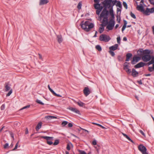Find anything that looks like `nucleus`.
<instances>
[{
  "label": "nucleus",
  "mask_w": 154,
  "mask_h": 154,
  "mask_svg": "<svg viewBox=\"0 0 154 154\" xmlns=\"http://www.w3.org/2000/svg\"><path fill=\"white\" fill-rule=\"evenodd\" d=\"M138 51L142 53L141 58L142 60L144 62L150 61V60H152V57H154V56H151L150 51L149 50L146 49L143 51L141 49L138 50Z\"/></svg>",
  "instance_id": "f257e3e1"
},
{
  "label": "nucleus",
  "mask_w": 154,
  "mask_h": 154,
  "mask_svg": "<svg viewBox=\"0 0 154 154\" xmlns=\"http://www.w3.org/2000/svg\"><path fill=\"white\" fill-rule=\"evenodd\" d=\"M80 25L82 28L86 32L89 31L94 26L93 23H91L88 21H86L85 22L83 21Z\"/></svg>",
  "instance_id": "f03ea898"
},
{
  "label": "nucleus",
  "mask_w": 154,
  "mask_h": 154,
  "mask_svg": "<svg viewBox=\"0 0 154 154\" xmlns=\"http://www.w3.org/2000/svg\"><path fill=\"white\" fill-rule=\"evenodd\" d=\"M115 24L114 19H111L106 25V29H107V31L112 30Z\"/></svg>",
  "instance_id": "7ed1b4c3"
},
{
  "label": "nucleus",
  "mask_w": 154,
  "mask_h": 154,
  "mask_svg": "<svg viewBox=\"0 0 154 154\" xmlns=\"http://www.w3.org/2000/svg\"><path fill=\"white\" fill-rule=\"evenodd\" d=\"M111 39L109 36L105 34H102L99 37V39L102 41H104L105 42H108Z\"/></svg>",
  "instance_id": "20e7f679"
},
{
  "label": "nucleus",
  "mask_w": 154,
  "mask_h": 154,
  "mask_svg": "<svg viewBox=\"0 0 154 154\" xmlns=\"http://www.w3.org/2000/svg\"><path fill=\"white\" fill-rule=\"evenodd\" d=\"M138 149L140 151L142 154H148L147 152V149L143 145L140 144L138 146Z\"/></svg>",
  "instance_id": "39448f33"
},
{
  "label": "nucleus",
  "mask_w": 154,
  "mask_h": 154,
  "mask_svg": "<svg viewBox=\"0 0 154 154\" xmlns=\"http://www.w3.org/2000/svg\"><path fill=\"white\" fill-rule=\"evenodd\" d=\"M129 63L127 62H125L124 64V69L128 74H130L131 72V69H129Z\"/></svg>",
  "instance_id": "423d86ee"
},
{
  "label": "nucleus",
  "mask_w": 154,
  "mask_h": 154,
  "mask_svg": "<svg viewBox=\"0 0 154 154\" xmlns=\"http://www.w3.org/2000/svg\"><path fill=\"white\" fill-rule=\"evenodd\" d=\"M154 13V8L153 7L151 8H147L144 11V14L146 15H149L151 14Z\"/></svg>",
  "instance_id": "0eeeda50"
},
{
  "label": "nucleus",
  "mask_w": 154,
  "mask_h": 154,
  "mask_svg": "<svg viewBox=\"0 0 154 154\" xmlns=\"http://www.w3.org/2000/svg\"><path fill=\"white\" fill-rule=\"evenodd\" d=\"M112 0H105L103 2L104 6L109 8H111L112 1Z\"/></svg>",
  "instance_id": "6e6552de"
},
{
  "label": "nucleus",
  "mask_w": 154,
  "mask_h": 154,
  "mask_svg": "<svg viewBox=\"0 0 154 154\" xmlns=\"http://www.w3.org/2000/svg\"><path fill=\"white\" fill-rule=\"evenodd\" d=\"M41 138L46 140L47 143L49 145H51L53 144V142L51 141H50L52 139V137L48 136H42Z\"/></svg>",
  "instance_id": "1a4fd4ad"
},
{
  "label": "nucleus",
  "mask_w": 154,
  "mask_h": 154,
  "mask_svg": "<svg viewBox=\"0 0 154 154\" xmlns=\"http://www.w3.org/2000/svg\"><path fill=\"white\" fill-rule=\"evenodd\" d=\"M108 11L106 10H103L100 14V20H101L102 18L107 17L108 16Z\"/></svg>",
  "instance_id": "9d476101"
},
{
  "label": "nucleus",
  "mask_w": 154,
  "mask_h": 154,
  "mask_svg": "<svg viewBox=\"0 0 154 154\" xmlns=\"http://www.w3.org/2000/svg\"><path fill=\"white\" fill-rule=\"evenodd\" d=\"M67 109H69L73 112L79 115H81L80 111L75 108H73L72 106H69L67 108Z\"/></svg>",
  "instance_id": "9b49d317"
},
{
  "label": "nucleus",
  "mask_w": 154,
  "mask_h": 154,
  "mask_svg": "<svg viewBox=\"0 0 154 154\" xmlns=\"http://www.w3.org/2000/svg\"><path fill=\"white\" fill-rule=\"evenodd\" d=\"M140 59L141 58L140 57L136 56H134L133 57L131 63L133 64H134L135 63L139 61Z\"/></svg>",
  "instance_id": "f8f14e48"
},
{
  "label": "nucleus",
  "mask_w": 154,
  "mask_h": 154,
  "mask_svg": "<svg viewBox=\"0 0 154 154\" xmlns=\"http://www.w3.org/2000/svg\"><path fill=\"white\" fill-rule=\"evenodd\" d=\"M145 65V63L143 62H140L135 65L134 67L136 68H138L140 67H143Z\"/></svg>",
  "instance_id": "ddd939ff"
},
{
  "label": "nucleus",
  "mask_w": 154,
  "mask_h": 154,
  "mask_svg": "<svg viewBox=\"0 0 154 154\" xmlns=\"http://www.w3.org/2000/svg\"><path fill=\"white\" fill-rule=\"evenodd\" d=\"M83 91L84 94L86 96L88 95L90 93L89 89L87 87H85Z\"/></svg>",
  "instance_id": "4468645a"
},
{
  "label": "nucleus",
  "mask_w": 154,
  "mask_h": 154,
  "mask_svg": "<svg viewBox=\"0 0 154 154\" xmlns=\"http://www.w3.org/2000/svg\"><path fill=\"white\" fill-rule=\"evenodd\" d=\"M118 47V45L117 44H116L110 47L109 49L112 51H115L117 49Z\"/></svg>",
  "instance_id": "2eb2a0df"
},
{
  "label": "nucleus",
  "mask_w": 154,
  "mask_h": 154,
  "mask_svg": "<svg viewBox=\"0 0 154 154\" xmlns=\"http://www.w3.org/2000/svg\"><path fill=\"white\" fill-rule=\"evenodd\" d=\"M103 20L102 21V24L104 26H106L108 23V17L102 18Z\"/></svg>",
  "instance_id": "dca6fc26"
},
{
  "label": "nucleus",
  "mask_w": 154,
  "mask_h": 154,
  "mask_svg": "<svg viewBox=\"0 0 154 154\" xmlns=\"http://www.w3.org/2000/svg\"><path fill=\"white\" fill-rule=\"evenodd\" d=\"M49 2L48 0H40L39 5H43L46 4Z\"/></svg>",
  "instance_id": "f3484780"
},
{
  "label": "nucleus",
  "mask_w": 154,
  "mask_h": 154,
  "mask_svg": "<svg viewBox=\"0 0 154 154\" xmlns=\"http://www.w3.org/2000/svg\"><path fill=\"white\" fill-rule=\"evenodd\" d=\"M137 8L138 10L143 12L144 14L145 10L144 9L143 6L142 5H137Z\"/></svg>",
  "instance_id": "a211bd4d"
},
{
  "label": "nucleus",
  "mask_w": 154,
  "mask_h": 154,
  "mask_svg": "<svg viewBox=\"0 0 154 154\" xmlns=\"http://www.w3.org/2000/svg\"><path fill=\"white\" fill-rule=\"evenodd\" d=\"M138 72L134 69H133L132 71V75L133 77H136L138 75Z\"/></svg>",
  "instance_id": "6ab92c4d"
},
{
  "label": "nucleus",
  "mask_w": 154,
  "mask_h": 154,
  "mask_svg": "<svg viewBox=\"0 0 154 154\" xmlns=\"http://www.w3.org/2000/svg\"><path fill=\"white\" fill-rule=\"evenodd\" d=\"M42 125V122H40L38 123L35 128V129L37 131H38V130L41 128Z\"/></svg>",
  "instance_id": "aec40b11"
},
{
  "label": "nucleus",
  "mask_w": 154,
  "mask_h": 154,
  "mask_svg": "<svg viewBox=\"0 0 154 154\" xmlns=\"http://www.w3.org/2000/svg\"><path fill=\"white\" fill-rule=\"evenodd\" d=\"M57 37L58 42L59 43H61L63 40L62 36L60 35H57Z\"/></svg>",
  "instance_id": "412c9836"
},
{
  "label": "nucleus",
  "mask_w": 154,
  "mask_h": 154,
  "mask_svg": "<svg viewBox=\"0 0 154 154\" xmlns=\"http://www.w3.org/2000/svg\"><path fill=\"white\" fill-rule=\"evenodd\" d=\"M45 118L47 119H57V118L56 116H45Z\"/></svg>",
  "instance_id": "4be33fe9"
},
{
  "label": "nucleus",
  "mask_w": 154,
  "mask_h": 154,
  "mask_svg": "<svg viewBox=\"0 0 154 154\" xmlns=\"http://www.w3.org/2000/svg\"><path fill=\"white\" fill-rule=\"evenodd\" d=\"M148 65H150L152 64V67L154 69V57H152V59L148 63Z\"/></svg>",
  "instance_id": "5701e85b"
},
{
  "label": "nucleus",
  "mask_w": 154,
  "mask_h": 154,
  "mask_svg": "<svg viewBox=\"0 0 154 154\" xmlns=\"http://www.w3.org/2000/svg\"><path fill=\"white\" fill-rule=\"evenodd\" d=\"M132 56V54L131 53H128L126 55V61H128L129 60L130 58Z\"/></svg>",
  "instance_id": "b1692460"
},
{
  "label": "nucleus",
  "mask_w": 154,
  "mask_h": 154,
  "mask_svg": "<svg viewBox=\"0 0 154 154\" xmlns=\"http://www.w3.org/2000/svg\"><path fill=\"white\" fill-rule=\"evenodd\" d=\"M104 25L103 24H101V26L100 27L99 29V32L100 33H102L104 30Z\"/></svg>",
  "instance_id": "393cba45"
},
{
  "label": "nucleus",
  "mask_w": 154,
  "mask_h": 154,
  "mask_svg": "<svg viewBox=\"0 0 154 154\" xmlns=\"http://www.w3.org/2000/svg\"><path fill=\"white\" fill-rule=\"evenodd\" d=\"M110 9L109 10V13L111 16L112 18V19H114V15L113 14V8H110Z\"/></svg>",
  "instance_id": "a878e982"
},
{
  "label": "nucleus",
  "mask_w": 154,
  "mask_h": 154,
  "mask_svg": "<svg viewBox=\"0 0 154 154\" xmlns=\"http://www.w3.org/2000/svg\"><path fill=\"white\" fill-rule=\"evenodd\" d=\"M5 91H8L9 90H11V88L10 85H9L8 84H6L5 86Z\"/></svg>",
  "instance_id": "bb28decb"
},
{
  "label": "nucleus",
  "mask_w": 154,
  "mask_h": 154,
  "mask_svg": "<svg viewBox=\"0 0 154 154\" xmlns=\"http://www.w3.org/2000/svg\"><path fill=\"white\" fill-rule=\"evenodd\" d=\"M122 134L123 135V136L124 137H125L126 138L128 139L129 141H130L131 142H133L132 140L127 135L123 133H122Z\"/></svg>",
  "instance_id": "cd10ccee"
},
{
  "label": "nucleus",
  "mask_w": 154,
  "mask_h": 154,
  "mask_svg": "<svg viewBox=\"0 0 154 154\" xmlns=\"http://www.w3.org/2000/svg\"><path fill=\"white\" fill-rule=\"evenodd\" d=\"M94 7L96 9H100V4L98 3L94 5Z\"/></svg>",
  "instance_id": "c85d7f7f"
},
{
  "label": "nucleus",
  "mask_w": 154,
  "mask_h": 154,
  "mask_svg": "<svg viewBox=\"0 0 154 154\" xmlns=\"http://www.w3.org/2000/svg\"><path fill=\"white\" fill-rule=\"evenodd\" d=\"M96 48L99 51H100L102 50V48L99 45H97L96 46Z\"/></svg>",
  "instance_id": "c756f323"
},
{
  "label": "nucleus",
  "mask_w": 154,
  "mask_h": 154,
  "mask_svg": "<svg viewBox=\"0 0 154 154\" xmlns=\"http://www.w3.org/2000/svg\"><path fill=\"white\" fill-rule=\"evenodd\" d=\"M82 6V2H79L78 5L77 6V8L79 9L80 10L81 9Z\"/></svg>",
  "instance_id": "7c9ffc66"
},
{
  "label": "nucleus",
  "mask_w": 154,
  "mask_h": 154,
  "mask_svg": "<svg viewBox=\"0 0 154 154\" xmlns=\"http://www.w3.org/2000/svg\"><path fill=\"white\" fill-rule=\"evenodd\" d=\"M92 123L93 124L96 125L98 126H99V127L102 128L103 129H105L106 128L105 127L103 126H102V125H101L99 124H98L96 123H94V122H93V123Z\"/></svg>",
  "instance_id": "2f4dec72"
},
{
  "label": "nucleus",
  "mask_w": 154,
  "mask_h": 154,
  "mask_svg": "<svg viewBox=\"0 0 154 154\" xmlns=\"http://www.w3.org/2000/svg\"><path fill=\"white\" fill-rule=\"evenodd\" d=\"M116 17H117V20H116L117 21V22L118 23H120V20H121L120 17L119 16H116Z\"/></svg>",
  "instance_id": "473e14b6"
},
{
  "label": "nucleus",
  "mask_w": 154,
  "mask_h": 154,
  "mask_svg": "<svg viewBox=\"0 0 154 154\" xmlns=\"http://www.w3.org/2000/svg\"><path fill=\"white\" fill-rule=\"evenodd\" d=\"M68 122L66 121H63L61 123V125L63 126H64L68 124Z\"/></svg>",
  "instance_id": "72a5a7b5"
},
{
  "label": "nucleus",
  "mask_w": 154,
  "mask_h": 154,
  "mask_svg": "<svg viewBox=\"0 0 154 154\" xmlns=\"http://www.w3.org/2000/svg\"><path fill=\"white\" fill-rule=\"evenodd\" d=\"M36 102H37L38 104L40 105H44V103L41 101L40 100H37L36 101Z\"/></svg>",
  "instance_id": "f704fd0d"
},
{
  "label": "nucleus",
  "mask_w": 154,
  "mask_h": 154,
  "mask_svg": "<svg viewBox=\"0 0 154 154\" xmlns=\"http://www.w3.org/2000/svg\"><path fill=\"white\" fill-rule=\"evenodd\" d=\"M52 93L54 95L57 97H62L60 95L57 94L54 91Z\"/></svg>",
  "instance_id": "c9c22d12"
},
{
  "label": "nucleus",
  "mask_w": 154,
  "mask_h": 154,
  "mask_svg": "<svg viewBox=\"0 0 154 154\" xmlns=\"http://www.w3.org/2000/svg\"><path fill=\"white\" fill-rule=\"evenodd\" d=\"M148 69L150 72H152L154 70V69L151 66L149 67Z\"/></svg>",
  "instance_id": "e433bc0d"
},
{
  "label": "nucleus",
  "mask_w": 154,
  "mask_h": 154,
  "mask_svg": "<svg viewBox=\"0 0 154 154\" xmlns=\"http://www.w3.org/2000/svg\"><path fill=\"white\" fill-rule=\"evenodd\" d=\"M116 6H117V7H119V8H121L122 7V5L120 3V2H118L117 3V4L116 5Z\"/></svg>",
  "instance_id": "4c0bfd02"
},
{
  "label": "nucleus",
  "mask_w": 154,
  "mask_h": 154,
  "mask_svg": "<svg viewBox=\"0 0 154 154\" xmlns=\"http://www.w3.org/2000/svg\"><path fill=\"white\" fill-rule=\"evenodd\" d=\"M12 89H11L9 91V92L7 94L6 96L8 97L10 95L12 94Z\"/></svg>",
  "instance_id": "58836bf2"
},
{
  "label": "nucleus",
  "mask_w": 154,
  "mask_h": 154,
  "mask_svg": "<svg viewBox=\"0 0 154 154\" xmlns=\"http://www.w3.org/2000/svg\"><path fill=\"white\" fill-rule=\"evenodd\" d=\"M130 15L133 18L135 19L136 18V17L135 14L132 13V12H131L130 13Z\"/></svg>",
  "instance_id": "ea45409f"
},
{
  "label": "nucleus",
  "mask_w": 154,
  "mask_h": 154,
  "mask_svg": "<svg viewBox=\"0 0 154 154\" xmlns=\"http://www.w3.org/2000/svg\"><path fill=\"white\" fill-rule=\"evenodd\" d=\"M109 53L112 56H114L115 55V54L113 51L110 50L109 51Z\"/></svg>",
  "instance_id": "a19ab883"
},
{
  "label": "nucleus",
  "mask_w": 154,
  "mask_h": 154,
  "mask_svg": "<svg viewBox=\"0 0 154 154\" xmlns=\"http://www.w3.org/2000/svg\"><path fill=\"white\" fill-rule=\"evenodd\" d=\"M78 104L79 106H83L85 104L82 102L79 101L78 102Z\"/></svg>",
  "instance_id": "79ce46f5"
},
{
  "label": "nucleus",
  "mask_w": 154,
  "mask_h": 154,
  "mask_svg": "<svg viewBox=\"0 0 154 154\" xmlns=\"http://www.w3.org/2000/svg\"><path fill=\"white\" fill-rule=\"evenodd\" d=\"M79 152L80 154H86L85 152L84 151L79 150Z\"/></svg>",
  "instance_id": "37998d69"
},
{
  "label": "nucleus",
  "mask_w": 154,
  "mask_h": 154,
  "mask_svg": "<svg viewBox=\"0 0 154 154\" xmlns=\"http://www.w3.org/2000/svg\"><path fill=\"white\" fill-rule=\"evenodd\" d=\"M59 143V141L58 140H55L54 142L53 143V145H57Z\"/></svg>",
  "instance_id": "c03bdc74"
},
{
  "label": "nucleus",
  "mask_w": 154,
  "mask_h": 154,
  "mask_svg": "<svg viewBox=\"0 0 154 154\" xmlns=\"http://www.w3.org/2000/svg\"><path fill=\"white\" fill-rule=\"evenodd\" d=\"M116 3V1H112V3H111L112 7H111V8H113V7L115 5Z\"/></svg>",
  "instance_id": "a18cd8bd"
},
{
  "label": "nucleus",
  "mask_w": 154,
  "mask_h": 154,
  "mask_svg": "<svg viewBox=\"0 0 154 154\" xmlns=\"http://www.w3.org/2000/svg\"><path fill=\"white\" fill-rule=\"evenodd\" d=\"M18 143L19 141H18V142L16 143L14 148L13 149V150H14L17 148L18 146Z\"/></svg>",
  "instance_id": "49530a36"
},
{
  "label": "nucleus",
  "mask_w": 154,
  "mask_h": 154,
  "mask_svg": "<svg viewBox=\"0 0 154 154\" xmlns=\"http://www.w3.org/2000/svg\"><path fill=\"white\" fill-rule=\"evenodd\" d=\"M101 11V9H97V10L96 11V14L97 15H99L100 11Z\"/></svg>",
  "instance_id": "de8ad7c7"
},
{
  "label": "nucleus",
  "mask_w": 154,
  "mask_h": 154,
  "mask_svg": "<svg viewBox=\"0 0 154 154\" xmlns=\"http://www.w3.org/2000/svg\"><path fill=\"white\" fill-rule=\"evenodd\" d=\"M117 42L118 43L120 44V37H118L117 38Z\"/></svg>",
  "instance_id": "09e8293b"
},
{
  "label": "nucleus",
  "mask_w": 154,
  "mask_h": 154,
  "mask_svg": "<svg viewBox=\"0 0 154 154\" xmlns=\"http://www.w3.org/2000/svg\"><path fill=\"white\" fill-rule=\"evenodd\" d=\"M48 89H49V90H50V91L52 93L53 92H54V91L52 89H51L50 87V86L49 85H48Z\"/></svg>",
  "instance_id": "8fccbe9b"
},
{
  "label": "nucleus",
  "mask_w": 154,
  "mask_h": 154,
  "mask_svg": "<svg viewBox=\"0 0 154 154\" xmlns=\"http://www.w3.org/2000/svg\"><path fill=\"white\" fill-rule=\"evenodd\" d=\"M123 5L124 7H125L126 9L127 8V3L125 2H123Z\"/></svg>",
  "instance_id": "3c124183"
},
{
  "label": "nucleus",
  "mask_w": 154,
  "mask_h": 154,
  "mask_svg": "<svg viewBox=\"0 0 154 154\" xmlns=\"http://www.w3.org/2000/svg\"><path fill=\"white\" fill-rule=\"evenodd\" d=\"M8 146V143H6L4 145V148L6 149Z\"/></svg>",
  "instance_id": "603ef678"
},
{
  "label": "nucleus",
  "mask_w": 154,
  "mask_h": 154,
  "mask_svg": "<svg viewBox=\"0 0 154 154\" xmlns=\"http://www.w3.org/2000/svg\"><path fill=\"white\" fill-rule=\"evenodd\" d=\"M92 144L93 145H97V142L96 141V140H94L93 141H92Z\"/></svg>",
  "instance_id": "864d4df0"
},
{
  "label": "nucleus",
  "mask_w": 154,
  "mask_h": 154,
  "mask_svg": "<svg viewBox=\"0 0 154 154\" xmlns=\"http://www.w3.org/2000/svg\"><path fill=\"white\" fill-rule=\"evenodd\" d=\"M68 126L69 127L71 128L73 126V125L71 123H69L68 125Z\"/></svg>",
  "instance_id": "5fc2aeb1"
},
{
  "label": "nucleus",
  "mask_w": 154,
  "mask_h": 154,
  "mask_svg": "<svg viewBox=\"0 0 154 154\" xmlns=\"http://www.w3.org/2000/svg\"><path fill=\"white\" fill-rule=\"evenodd\" d=\"M66 149L68 150H70V146L69 144H68L67 145Z\"/></svg>",
  "instance_id": "6e6d98bb"
},
{
  "label": "nucleus",
  "mask_w": 154,
  "mask_h": 154,
  "mask_svg": "<svg viewBox=\"0 0 154 154\" xmlns=\"http://www.w3.org/2000/svg\"><path fill=\"white\" fill-rule=\"evenodd\" d=\"M38 55L39 56V59H40L41 60H43V58H42V56L40 54H38Z\"/></svg>",
  "instance_id": "4d7b16f0"
},
{
  "label": "nucleus",
  "mask_w": 154,
  "mask_h": 154,
  "mask_svg": "<svg viewBox=\"0 0 154 154\" xmlns=\"http://www.w3.org/2000/svg\"><path fill=\"white\" fill-rule=\"evenodd\" d=\"M29 106H24V107L20 109V110H22L26 108H29Z\"/></svg>",
  "instance_id": "13d9d810"
},
{
  "label": "nucleus",
  "mask_w": 154,
  "mask_h": 154,
  "mask_svg": "<svg viewBox=\"0 0 154 154\" xmlns=\"http://www.w3.org/2000/svg\"><path fill=\"white\" fill-rule=\"evenodd\" d=\"M124 25L126 26L127 24V22L125 20H124Z\"/></svg>",
  "instance_id": "bf43d9fd"
},
{
  "label": "nucleus",
  "mask_w": 154,
  "mask_h": 154,
  "mask_svg": "<svg viewBox=\"0 0 154 154\" xmlns=\"http://www.w3.org/2000/svg\"><path fill=\"white\" fill-rule=\"evenodd\" d=\"M121 11V10L119 8H117V12L118 13L119 12H120Z\"/></svg>",
  "instance_id": "052dcab7"
},
{
  "label": "nucleus",
  "mask_w": 154,
  "mask_h": 154,
  "mask_svg": "<svg viewBox=\"0 0 154 154\" xmlns=\"http://www.w3.org/2000/svg\"><path fill=\"white\" fill-rule=\"evenodd\" d=\"M138 82L139 83L140 85H142V81L141 80H140L138 81Z\"/></svg>",
  "instance_id": "680f3d73"
},
{
  "label": "nucleus",
  "mask_w": 154,
  "mask_h": 154,
  "mask_svg": "<svg viewBox=\"0 0 154 154\" xmlns=\"http://www.w3.org/2000/svg\"><path fill=\"white\" fill-rule=\"evenodd\" d=\"M25 133L26 134H27L28 133V131L27 128L26 129V130Z\"/></svg>",
  "instance_id": "e2e57ef3"
},
{
  "label": "nucleus",
  "mask_w": 154,
  "mask_h": 154,
  "mask_svg": "<svg viewBox=\"0 0 154 154\" xmlns=\"http://www.w3.org/2000/svg\"><path fill=\"white\" fill-rule=\"evenodd\" d=\"M140 132L143 135H144V134L142 130H140Z\"/></svg>",
  "instance_id": "0e129e2a"
},
{
  "label": "nucleus",
  "mask_w": 154,
  "mask_h": 154,
  "mask_svg": "<svg viewBox=\"0 0 154 154\" xmlns=\"http://www.w3.org/2000/svg\"><path fill=\"white\" fill-rule=\"evenodd\" d=\"M94 1L96 3H98L99 2V0H94Z\"/></svg>",
  "instance_id": "69168bd1"
},
{
  "label": "nucleus",
  "mask_w": 154,
  "mask_h": 154,
  "mask_svg": "<svg viewBox=\"0 0 154 154\" xmlns=\"http://www.w3.org/2000/svg\"><path fill=\"white\" fill-rule=\"evenodd\" d=\"M150 2V3L152 4H154V2L153 0H149Z\"/></svg>",
  "instance_id": "338daca9"
},
{
  "label": "nucleus",
  "mask_w": 154,
  "mask_h": 154,
  "mask_svg": "<svg viewBox=\"0 0 154 154\" xmlns=\"http://www.w3.org/2000/svg\"><path fill=\"white\" fill-rule=\"evenodd\" d=\"M123 40L124 41H126L127 40V38L126 37H124L123 38Z\"/></svg>",
  "instance_id": "774afa93"
}]
</instances>
